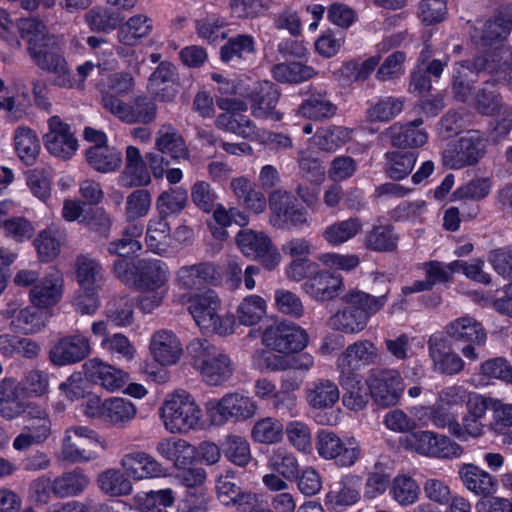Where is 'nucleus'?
<instances>
[{
    "instance_id": "obj_1",
    "label": "nucleus",
    "mask_w": 512,
    "mask_h": 512,
    "mask_svg": "<svg viewBox=\"0 0 512 512\" xmlns=\"http://www.w3.org/2000/svg\"><path fill=\"white\" fill-rule=\"evenodd\" d=\"M386 282V286H388ZM389 287L379 296L368 294L358 289H350L340 297L343 305L328 319L331 329L345 334H357L363 331L369 318L379 312L388 300Z\"/></svg>"
},
{
    "instance_id": "obj_2",
    "label": "nucleus",
    "mask_w": 512,
    "mask_h": 512,
    "mask_svg": "<svg viewBox=\"0 0 512 512\" xmlns=\"http://www.w3.org/2000/svg\"><path fill=\"white\" fill-rule=\"evenodd\" d=\"M192 365L209 385H220L227 381L233 372L228 355L206 339L195 338L187 345Z\"/></svg>"
},
{
    "instance_id": "obj_3",
    "label": "nucleus",
    "mask_w": 512,
    "mask_h": 512,
    "mask_svg": "<svg viewBox=\"0 0 512 512\" xmlns=\"http://www.w3.org/2000/svg\"><path fill=\"white\" fill-rule=\"evenodd\" d=\"M220 299L213 290L197 294L190 299L189 312L196 324L205 332L219 335L233 333L235 317L232 314L220 315Z\"/></svg>"
},
{
    "instance_id": "obj_4",
    "label": "nucleus",
    "mask_w": 512,
    "mask_h": 512,
    "mask_svg": "<svg viewBox=\"0 0 512 512\" xmlns=\"http://www.w3.org/2000/svg\"><path fill=\"white\" fill-rule=\"evenodd\" d=\"M165 428L171 433H185L196 428L201 419V409L186 391L173 393L161 407Z\"/></svg>"
},
{
    "instance_id": "obj_5",
    "label": "nucleus",
    "mask_w": 512,
    "mask_h": 512,
    "mask_svg": "<svg viewBox=\"0 0 512 512\" xmlns=\"http://www.w3.org/2000/svg\"><path fill=\"white\" fill-rule=\"evenodd\" d=\"M486 152L487 139L480 131L470 130L447 145L442 152V164L453 170L474 166Z\"/></svg>"
},
{
    "instance_id": "obj_6",
    "label": "nucleus",
    "mask_w": 512,
    "mask_h": 512,
    "mask_svg": "<svg viewBox=\"0 0 512 512\" xmlns=\"http://www.w3.org/2000/svg\"><path fill=\"white\" fill-rule=\"evenodd\" d=\"M366 384L370 398L380 408L396 406L405 389L400 372L391 368L370 370Z\"/></svg>"
},
{
    "instance_id": "obj_7",
    "label": "nucleus",
    "mask_w": 512,
    "mask_h": 512,
    "mask_svg": "<svg viewBox=\"0 0 512 512\" xmlns=\"http://www.w3.org/2000/svg\"><path fill=\"white\" fill-rule=\"evenodd\" d=\"M32 45L30 57L36 66L53 75L55 86L71 89L77 85V79L54 40L44 46Z\"/></svg>"
},
{
    "instance_id": "obj_8",
    "label": "nucleus",
    "mask_w": 512,
    "mask_h": 512,
    "mask_svg": "<svg viewBox=\"0 0 512 512\" xmlns=\"http://www.w3.org/2000/svg\"><path fill=\"white\" fill-rule=\"evenodd\" d=\"M315 448L321 458L334 460L340 467L354 465L361 455V448L353 437L343 442L336 433L327 429L317 432Z\"/></svg>"
},
{
    "instance_id": "obj_9",
    "label": "nucleus",
    "mask_w": 512,
    "mask_h": 512,
    "mask_svg": "<svg viewBox=\"0 0 512 512\" xmlns=\"http://www.w3.org/2000/svg\"><path fill=\"white\" fill-rule=\"evenodd\" d=\"M406 442L411 450L432 458L451 459L463 452L462 447L450 437L429 430L410 433Z\"/></svg>"
},
{
    "instance_id": "obj_10",
    "label": "nucleus",
    "mask_w": 512,
    "mask_h": 512,
    "mask_svg": "<svg viewBox=\"0 0 512 512\" xmlns=\"http://www.w3.org/2000/svg\"><path fill=\"white\" fill-rule=\"evenodd\" d=\"M99 446L100 441L94 430L75 426L66 430L61 455L69 463L87 462L97 457Z\"/></svg>"
},
{
    "instance_id": "obj_11",
    "label": "nucleus",
    "mask_w": 512,
    "mask_h": 512,
    "mask_svg": "<svg viewBox=\"0 0 512 512\" xmlns=\"http://www.w3.org/2000/svg\"><path fill=\"white\" fill-rule=\"evenodd\" d=\"M262 342L278 353H297L307 346L308 334L295 323L279 322L264 330Z\"/></svg>"
},
{
    "instance_id": "obj_12",
    "label": "nucleus",
    "mask_w": 512,
    "mask_h": 512,
    "mask_svg": "<svg viewBox=\"0 0 512 512\" xmlns=\"http://www.w3.org/2000/svg\"><path fill=\"white\" fill-rule=\"evenodd\" d=\"M268 200L273 226L285 229L308 224L307 211L296 204V198L289 191L276 189L270 193Z\"/></svg>"
},
{
    "instance_id": "obj_13",
    "label": "nucleus",
    "mask_w": 512,
    "mask_h": 512,
    "mask_svg": "<svg viewBox=\"0 0 512 512\" xmlns=\"http://www.w3.org/2000/svg\"><path fill=\"white\" fill-rule=\"evenodd\" d=\"M236 243L246 257L258 259L269 271L275 269L280 263V253L263 232L251 229L240 230L236 236Z\"/></svg>"
},
{
    "instance_id": "obj_14",
    "label": "nucleus",
    "mask_w": 512,
    "mask_h": 512,
    "mask_svg": "<svg viewBox=\"0 0 512 512\" xmlns=\"http://www.w3.org/2000/svg\"><path fill=\"white\" fill-rule=\"evenodd\" d=\"M235 471L226 469L215 480L216 496L219 502L236 511H251L257 504V495L243 489L235 482Z\"/></svg>"
},
{
    "instance_id": "obj_15",
    "label": "nucleus",
    "mask_w": 512,
    "mask_h": 512,
    "mask_svg": "<svg viewBox=\"0 0 512 512\" xmlns=\"http://www.w3.org/2000/svg\"><path fill=\"white\" fill-rule=\"evenodd\" d=\"M427 346L434 372L454 376L464 370V360L452 349L449 340L442 333L431 335Z\"/></svg>"
},
{
    "instance_id": "obj_16",
    "label": "nucleus",
    "mask_w": 512,
    "mask_h": 512,
    "mask_svg": "<svg viewBox=\"0 0 512 512\" xmlns=\"http://www.w3.org/2000/svg\"><path fill=\"white\" fill-rule=\"evenodd\" d=\"M379 361V353L375 344L370 340H357L348 345L338 357L336 366L339 373L360 375L362 367L375 365Z\"/></svg>"
},
{
    "instance_id": "obj_17",
    "label": "nucleus",
    "mask_w": 512,
    "mask_h": 512,
    "mask_svg": "<svg viewBox=\"0 0 512 512\" xmlns=\"http://www.w3.org/2000/svg\"><path fill=\"white\" fill-rule=\"evenodd\" d=\"M48 127L49 131L44 135L45 147L54 156L69 159L78 149V141L70 125L55 115L49 118Z\"/></svg>"
},
{
    "instance_id": "obj_18",
    "label": "nucleus",
    "mask_w": 512,
    "mask_h": 512,
    "mask_svg": "<svg viewBox=\"0 0 512 512\" xmlns=\"http://www.w3.org/2000/svg\"><path fill=\"white\" fill-rule=\"evenodd\" d=\"M220 280L218 266L210 261L182 266L175 276L177 285L188 290H200L207 285H216Z\"/></svg>"
},
{
    "instance_id": "obj_19",
    "label": "nucleus",
    "mask_w": 512,
    "mask_h": 512,
    "mask_svg": "<svg viewBox=\"0 0 512 512\" xmlns=\"http://www.w3.org/2000/svg\"><path fill=\"white\" fill-rule=\"evenodd\" d=\"M423 119L421 117L409 121L405 124L394 123L382 133L390 144L398 149H417L423 147L428 142V133L421 128Z\"/></svg>"
},
{
    "instance_id": "obj_20",
    "label": "nucleus",
    "mask_w": 512,
    "mask_h": 512,
    "mask_svg": "<svg viewBox=\"0 0 512 512\" xmlns=\"http://www.w3.org/2000/svg\"><path fill=\"white\" fill-rule=\"evenodd\" d=\"M210 411H215L222 421H242L253 417L257 410L256 403L241 393H229L220 400L207 403Z\"/></svg>"
},
{
    "instance_id": "obj_21",
    "label": "nucleus",
    "mask_w": 512,
    "mask_h": 512,
    "mask_svg": "<svg viewBox=\"0 0 512 512\" xmlns=\"http://www.w3.org/2000/svg\"><path fill=\"white\" fill-rule=\"evenodd\" d=\"M280 90L271 81L257 83L250 93L251 113L255 118L270 119L278 122L282 120V114L276 110L279 102Z\"/></svg>"
},
{
    "instance_id": "obj_22",
    "label": "nucleus",
    "mask_w": 512,
    "mask_h": 512,
    "mask_svg": "<svg viewBox=\"0 0 512 512\" xmlns=\"http://www.w3.org/2000/svg\"><path fill=\"white\" fill-rule=\"evenodd\" d=\"M133 267L136 273L133 285L139 290L164 289L170 277L167 264L158 259H138Z\"/></svg>"
},
{
    "instance_id": "obj_23",
    "label": "nucleus",
    "mask_w": 512,
    "mask_h": 512,
    "mask_svg": "<svg viewBox=\"0 0 512 512\" xmlns=\"http://www.w3.org/2000/svg\"><path fill=\"white\" fill-rule=\"evenodd\" d=\"M89 339L81 334L61 338L50 350L49 358L57 366L74 364L90 354Z\"/></svg>"
},
{
    "instance_id": "obj_24",
    "label": "nucleus",
    "mask_w": 512,
    "mask_h": 512,
    "mask_svg": "<svg viewBox=\"0 0 512 512\" xmlns=\"http://www.w3.org/2000/svg\"><path fill=\"white\" fill-rule=\"evenodd\" d=\"M179 75L174 64L162 61L149 77L148 87L151 92L163 102H171L177 95Z\"/></svg>"
},
{
    "instance_id": "obj_25",
    "label": "nucleus",
    "mask_w": 512,
    "mask_h": 512,
    "mask_svg": "<svg viewBox=\"0 0 512 512\" xmlns=\"http://www.w3.org/2000/svg\"><path fill=\"white\" fill-rule=\"evenodd\" d=\"M304 291L318 302L331 301L344 291L343 278L328 271H317L303 284Z\"/></svg>"
},
{
    "instance_id": "obj_26",
    "label": "nucleus",
    "mask_w": 512,
    "mask_h": 512,
    "mask_svg": "<svg viewBox=\"0 0 512 512\" xmlns=\"http://www.w3.org/2000/svg\"><path fill=\"white\" fill-rule=\"evenodd\" d=\"M444 330L448 338L458 343H476L477 346H482L487 339L482 323L470 315L450 321Z\"/></svg>"
},
{
    "instance_id": "obj_27",
    "label": "nucleus",
    "mask_w": 512,
    "mask_h": 512,
    "mask_svg": "<svg viewBox=\"0 0 512 512\" xmlns=\"http://www.w3.org/2000/svg\"><path fill=\"white\" fill-rule=\"evenodd\" d=\"M340 399L338 385L330 379H316L307 384L305 400L312 410L332 409Z\"/></svg>"
},
{
    "instance_id": "obj_28",
    "label": "nucleus",
    "mask_w": 512,
    "mask_h": 512,
    "mask_svg": "<svg viewBox=\"0 0 512 512\" xmlns=\"http://www.w3.org/2000/svg\"><path fill=\"white\" fill-rule=\"evenodd\" d=\"M121 465L127 476L134 480H142L164 475L165 469L153 456L146 452L136 451L125 454Z\"/></svg>"
},
{
    "instance_id": "obj_29",
    "label": "nucleus",
    "mask_w": 512,
    "mask_h": 512,
    "mask_svg": "<svg viewBox=\"0 0 512 512\" xmlns=\"http://www.w3.org/2000/svg\"><path fill=\"white\" fill-rule=\"evenodd\" d=\"M63 293V277L58 271L45 276L30 290L29 296L33 305L48 308L57 304Z\"/></svg>"
},
{
    "instance_id": "obj_30",
    "label": "nucleus",
    "mask_w": 512,
    "mask_h": 512,
    "mask_svg": "<svg viewBox=\"0 0 512 512\" xmlns=\"http://www.w3.org/2000/svg\"><path fill=\"white\" fill-rule=\"evenodd\" d=\"M458 474L463 485L476 495L487 497L497 490V480L474 464L461 465Z\"/></svg>"
},
{
    "instance_id": "obj_31",
    "label": "nucleus",
    "mask_w": 512,
    "mask_h": 512,
    "mask_svg": "<svg viewBox=\"0 0 512 512\" xmlns=\"http://www.w3.org/2000/svg\"><path fill=\"white\" fill-rule=\"evenodd\" d=\"M150 348L155 360L164 366L175 364L183 351L178 337L168 330L156 332Z\"/></svg>"
},
{
    "instance_id": "obj_32",
    "label": "nucleus",
    "mask_w": 512,
    "mask_h": 512,
    "mask_svg": "<svg viewBox=\"0 0 512 512\" xmlns=\"http://www.w3.org/2000/svg\"><path fill=\"white\" fill-rule=\"evenodd\" d=\"M336 112L337 105L326 92L310 91L298 107L300 116L314 121L330 119Z\"/></svg>"
},
{
    "instance_id": "obj_33",
    "label": "nucleus",
    "mask_w": 512,
    "mask_h": 512,
    "mask_svg": "<svg viewBox=\"0 0 512 512\" xmlns=\"http://www.w3.org/2000/svg\"><path fill=\"white\" fill-rule=\"evenodd\" d=\"M85 366L92 381L108 391L122 388L128 380L127 373L98 359L90 360Z\"/></svg>"
},
{
    "instance_id": "obj_34",
    "label": "nucleus",
    "mask_w": 512,
    "mask_h": 512,
    "mask_svg": "<svg viewBox=\"0 0 512 512\" xmlns=\"http://www.w3.org/2000/svg\"><path fill=\"white\" fill-rule=\"evenodd\" d=\"M361 480L358 476L348 475L330 486L325 503L333 507L349 506L360 499Z\"/></svg>"
},
{
    "instance_id": "obj_35",
    "label": "nucleus",
    "mask_w": 512,
    "mask_h": 512,
    "mask_svg": "<svg viewBox=\"0 0 512 512\" xmlns=\"http://www.w3.org/2000/svg\"><path fill=\"white\" fill-rule=\"evenodd\" d=\"M339 384L344 390L343 405L352 411L363 410L369 402V390L364 387L360 375L339 373Z\"/></svg>"
},
{
    "instance_id": "obj_36",
    "label": "nucleus",
    "mask_w": 512,
    "mask_h": 512,
    "mask_svg": "<svg viewBox=\"0 0 512 512\" xmlns=\"http://www.w3.org/2000/svg\"><path fill=\"white\" fill-rule=\"evenodd\" d=\"M53 495L56 498L64 499L75 497L83 493L90 484L89 477L81 468L63 472L54 479Z\"/></svg>"
},
{
    "instance_id": "obj_37",
    "label": "nucleus",
    "mask_w": 512,
    "mask_h": 512,
    "mask_svg": "<svg viewBox=\"0 0 512 512\" xmlns=\"http://www.w3.org/2000/svg\"><path fill=\"white\" fill-rule=\"evenodd\" d=\"M510 56L511 53L504 51L503 48L496 47L494 50L476 56L470 61V65L474 73L488 74L491 76L490 81L497 83L500 72L506 69Z\"/></svg>"
},
{
    "instance_id": "obj_38",
    "label": "nucleus",
    "mask_w": 512,
    "mask_h": 512,
    "mask_svg": "<svg viewBox=\"0 0 512 512\" xmlns=\"http://www.w3.org/2000/svg\"><path fill=\"white\" fill-rule=\"evenodd\" d=\"M512 25V9L501 7L497 10L493 19L485 22L482 30L481 41L485 46L504 41L510 33Z\"/></svg>"
},
{
    "instance_id": "obj_39",
    "label": "nucleus",
    "mask_w": 512,
    "mask_h": 512,
    "mask_svg": "<svg viewBox=\"0 0 512 512\" xmlns=\"http://www.w3.org/2000/svg\"><path fill=\"white\" fill-rule=\"evenodd\" d=\"M156 148L158 152L169 155L172 159H187L189 151L182 135L170 124H164L157 132Z\"/></svg>"
},
{
    "instance_id": "obj_40",
    "label": "nucleus",
    "mask_w": 512,
    "mask_h": 512,
    "mask_svg": "<svg viewBox=\"0 0 512 512\" xmlns=\"http://www.w3.org/2000/svg\"><path fill=\"white\" fill-rule=\"evenodd\" d=\"M416 161L417 153L414 151H388L384 154L383 171L393 181H400L412 172Z\"/></svg>"
},
{
    "instance_id": "obj_41",
    "label": "nucleus",
    "mask_w": 512,
    "mask_h": 512,
    "mask_svg": "<svg viewBox=\"0 0 512 512\" xmlns=\"http://www.w3.org/2000/svg\"><path fill=\"white\" fill-rule=\"evenodd\" d=\"M85 156L89 166L102 173L117 170L122 162L121 153L107 144L91 146L86 150Z\"/></svg>"
},
{
    "instance_id": "obj_42",
    "label": "nucleus",
    "mask_w": 512,
    "mask_h": 512,
    "mask_svg": "<svg viewBox=\"0 0 512 512\" xmlns=\"http://www.w3.org/2000/svg\"><path fill=\"white\" fill-rule=\"evenodd\" d=\"M25 404L19 398L18 383L13 378L0 381V414L6 419H13L23 413Z\"/></svg>"
},
{
    "instance_id": "obj_43",
    "label": "nucleus",
    "mask_w": 512,
    "mask_h": 512,
    "mask_svg": "<svg viewBox=\"0 0 512 512\" xmlns=\"http://www.w3.org/2000/svg\"><path fill=\"white\" fill-rule=\"evenodd\" d=\"M399 236L391 225H377L367 231L364 246L375 252H394L398 247Z\"/></svg>"
},
{
    "instance_id": "obj_44",
    "label": "nucleus",
    "mask_w": 512,
    "mask_h": 512,
    "mask_svg": "<svg viewBox=\"0 0 512 512\" xmlns=\"http://www.w3.org/2000/svg\"><path fill=\"white\" fill-rule=\"evenodd\" d=\"M14 145L19 159L26 165H33L40 152V143L34 130L19 126L14 132Z\"/></svg>"
},
{
    "instance_id": "obj_45",
    "label": "nucleus",
    "mask_w": 512,
    "mask_h": 512,
    "mask_svg": "<svg viewBox=\"0 0 512 512\" xmlns=\"http://www.w3.org/2000/svg\"><path fill=\"white\" fill-rule=\"evenodd\" d=\"M404 101L400 98L388 96L370 102L365 112L369 123H387L394 119L402 110Z\"/></svg>"
},
{
    "instance_id": "obj_46",
    "label": "nucleus",
    "mask_w": 512,
    "mask_h": 512,
    "mask_svg": "<svg viewBox=\"0 0 512 512\" xmlns=\"http://www.w3.org/2000/svg\"><path fill=\"white\" fill-rule=\"evenodd\" d=\"M104 422L124 427L137 413L136 406L128 399L112 397L104 401Z\"/></svg>"
},
{
    "instance_id": "obj_47",
    "label": "nucleus",
    "mask_w": 512,
    "mask_h": 512,
    "mask_svg": "<svg viewBox=\"0 0 512 512\" xmlns=\"http://www.w3.org/2000/svg\"><path fill=\"white\" fill-rule=\"evenodd\" d=\"M222 453L233 465L245 468L252 461L249 442L239 435H228L222 441Z\"/></svg>"
},
{
    "instance_id": "obj_48",
    "label": "nucleus",
    "mask_w": 512,
    "mask_h": 512,
    "mask_svg": "<svg viewBox=\"0 0 512 512\" xmlns=\"http://www.w3.org/2000/svg\"><path fill=\"white\" fill-rule=\"evenodd\" d=\"M76 276L82 289L99 288L103 281L102 266L96 259L80 255L76 260Z\"/></svg>"
},
{
    "instance_id": "obj_49",
    "label": "nucleus",
    "mask_w": 512,
    "mask_h": 512,
    "mask_svg": "<svg viewBox=\"0 0 512 512\" xmlns=\"http://www.w3.org/2000/svg\"><path fill=\"white\" fill-rule=\"evenodd\" d=\"M170 237L171 228L166 216L159 214L158 217L149 220L145 240L150 251L159 255L166 252L167 239Z\"/></svg>"
},
{
    "instance_id": "obj_50",
    "label": "nucleus",
    "mask_w": 512,
    "mask_h": 512,
    "mask_svg": "<svg viewBox=\"0 0 512 512\" xmlns=\"http://www.w3.org/2000/svg\"><path fill=\"white\" fill-rule=\"evenodd\" d=\"M40 308L35 305L23 308L17 319L11 321L10 326L25 335L38 333L46 326L48 320L47 313Z\"/></svg>"
},
{
    "instance_id": "obj_51",
    "label": "nucleus",
    "mask_w": 512,
    "mask_h": 512,
    "mask_svg": "<svg viewBox=\"0 0 512 512\" xmlns=\"http://www.w3.org/2000/svg\"><path fill=\"white\" fill-rule=\"evenodd\" d=\"M474 71L471 68L470 60L457 62L453 68L452 94L454 98L465 103L471 95L473 84L476 79L472 78Z\"/></svg>"
},
{
    "instance_id": "obj_52",
    "label": "nucleus",
    "mask_w": 512,
    "mask_h": 512,
    "mask_svg": "<svg viewBox=\"0 0 512 512\" xmlns=\"http://www.w3.org/2000/svg\"><path fill=\"white\" fill-rule=\"evenodd\" d=\"M362 229L359 218H349L327 226L322 232L323 239L333 246L341 245L355 237Z\"/></svg>"
},
{
    "instance_id": "obj_53",
    "label": "nucleus",
    "mask_w": 512,
    "mask_h": 512,
    "mask_svg": "<svg viewBox=\"0 0 512 512\" xmlns=\"http://www.w3.org/2000/svg\"><path fill=\"white\" fill-rule=\"evenodd\" d=\"M65 234L58 228L49 227L43 230L34 240L39 257L42 261L49 262L55 258L59 252Z\"/></svg>"
},
{
    "instance_id": "obj_54",
    "label": "nucleus",
    "mask_w": 512,
    "mask_h": 512,
    "mask_svg": "<svg viewBox=\"0 0 512 512\" xmlns=\"http://www.w3.org/2000/svg\"><path fill=\"white\" fill-rule=\"evenodd\" d=\"M17 31L28 42V53L31 55L32 44L44 46L53 41L46 26L36 18H21L17 21Z\"/></svg>"
},
{
    "instance_id": "obj_55",
    "label": "nucleus",
    "mask_w": 512,
    "mask_h": 512,
    "mask_svg": "<svg viewBox=\"0 0 512 512\" xmlns=\"http://www.w3.org/2000/svg\"><path fill=\"white\" fill-rule=\"evenodd\" d=\"M503 106L500 93L494 88V82L487 80L474 95V107L485 116L498 113Z\"/></svg>"
},
{
    "instance_id": "obj_56",
    "label": "nucleus",
    "mask_w": 512,
    "mask_h": 512,
    "mask_svg": "<svg viewBox=\"0 0 512 512\" xmlns=\"http://www.w3.org/2000/svg\"><path fill=\"white\" fill-rule=\"evenodd\" d=\"M389 493L399 505L407 507L418 500L420 487L412 477L398 475L392 480Z\"/></svg>"
},
{
    "instance_id": "obj_57",
    "label": "nucleus",
    "mask_w": 512,
    "mask_h": 512,
    "mask_svg": "<svg viewBox=\"0 0 512 512\" xmlns=\"http://www.w3.org/2000/svg\"><path fill=\"white\" fill-rule=\"evenodd\" d=\"M188 202V192L183 187H174L163 191L156 200L160 215L169 216L181 213Z\"/></svg>"
},
{
    "instance_id": "obj_58",
    "label": "nucleus",
    "mask_w": 512,
    "mask_h": 512,
    "mask_svg": "<svg viewBox=\"0 0 512 512\" xmlns=\"http://www.w3.org/2000/svg\"><path fill=\"white\" fill-rule=\"evenodd\" d=\"M273 77L282 83H299L311 79L315 71L300 62L278 63L272 67Z\"/></svg>"
},
{
    "instance_id": "obj_59",
    "label": "nucleus",
    "mask_w": 512,
    "mask_h": 512,
    "mask_svg": "<svg viewBox=\"0 0 512 512\" xmlns=\"http://www.w3.org/2000/svg\"><path fill=\"white\" fill-rule=\"evenodd\" d=\"M266 301L258 295L245 297L237 308L239 324L253 326L266 315Z\"/></svg>"
},
{
    "instance_id": "obj_60",
    "label": "nucleus",
    "mask_w": 512,
    "mask_h": 512,
    "mask_svg": "<svg viewBox=\"0 0 512 512\" xmlns=\"http://www.w3.org/2000/svg\"><path fill=\"white\" fill-rule=\"evenodd\" d=\"M85 19L91 30L109 32L114 30L124 19L119 11L105 7H95L86 13Z\"/></svg>"
},
{
    "instance_id": "obj_61",
    "label": "nucleus",
    "mask_w": 512,
    "mask_h": 512,
    "mask_svg": "<svg viewBox=\"0 0 512 512\" xmlns=\"http://www.w3.org/2000/svg\"><path fill=\"white\" fill-rule=\"evenodd\" d=\"M152 21L145 15L131 17L118 32L119 41L125 45H134L139 39L149 35Z\"/></svg>"
},
{
    "instance_id": "obj_62",
    "label": "nucleus",
    "mask_w": 512,
    "mask_h": 512,
    "mask_svg": "<svg viewBox=\"0 0 512 512\" xmlns=\"http://www.w3.org/2000/svg\"><path fill=\"white\" fill-rule=\"evenodd\" d=\"M283 425L276 418L266 417L258 420L251 431L252 439L261 444H276L283 438Z\"/></svg>"
},
{
    "instance_id": "obj_63",
    "label": "nucleus",
    "mask_w": 512,
    "mask_h": 512,
    "mask_svg": "<svg viewBox=\"0 0 512 512\" xmlns=\"http://www.w3.org/2000/svg\"><path fill=\"white\" fill-rule=\"evenodd\" d=\"M314 139L321 150L332 152L350 139V133L345 127L333 125L317 130Z\"/></svg>"
},
{
    "instance_id": "obj_64",
    "label": "nucleus",
    "mask_w": 512,
    "mask_h": 512,
    "mask_svg": "<svg viewBox=\"0 0 512 512\" xmlns=\"http://www.w3.org/2000/svg\"><path fill=\"white\" fill-rule=\"evenodd\" d=\"M100 489L111 496L128 495L132 490L131 481L118 470L109 469L98 477Z\"/></svg>"
}]
</instances>
